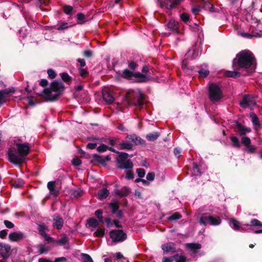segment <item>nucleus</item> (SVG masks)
I'll return each mask as SVG.
<instances>
[{"label": "nucleus", "mask_w": 262, "mask_h": 262, "mask_svg": "<svg viewBox=\"0 0 262 262\" xmlns=\"http://www.w3.org/2000/svg\"><path fill=\"white\" fill-rule=\"evenodd\" d=\"M16 149L14 147L9 148L8 150V160L14 165H21L25 162V157L29 154L30 147L27 142L16 143Z\"/></svg>", "instance_id": "obj_1"}, {"label": "nucleus", "mask_w": 262, "mask_h": 262, "mask_svg": "<svg viewBox=\"0 0 262 262\" xmlns=\"http://www.w3.org/2000/svg\"><path fill=\"white\" fill-rule=\"evenodd\" d=\"M255 60L253 54L249 50H243L237 53L233 59L232 67L234 70H249L251 68Z\"/></svg>", "instance_id": "obj_2"}, {"label": "nucleus", "mask_w": 262, "mask_h": 262, "mask_svg": "<svg viewBox=\"0 0 262 262\" xmlns=\"http://www.w3.org/2000/svg\"><path fill=\"white\" fill-rule=\"evenodd\" d=\"M64 89L65 86L62 82L54 80L51 82L50 88H45L40 93H36V94L41 97L45 95L47 101H54L58 100Z\"/></svg>", "instance_id": "obj_3"}, {"label": "nucleus", "mask_w": 262, "mask_h": 262, "mask_svg": "<svg viewBox=\"0 0 262 262\" xmlns=\"http://www.w3.org/2000/svg\"><path fill=\"white\" fill-rule=\"evenodd\" d=\"M145 99L144 95L140 91L129 90L125 94L123 100L129 105H135L139 108H142Z\"/></svg>", "instance_id": "obj_4"}, {"label": "nucleus", "mask_w": 262, "mask_h": 262, "mask_svg": "<svg viewBox=\"0 0 262 262\" xmlns=\"http://www.w3.org/2000/svg\"><path fill=\"white\" fill-rule=\"evenodd\" d=\"M107 150L118 154L116 158V167L118 169L123 170L133 168L134 164L131 160L128 159L127 153L118 151L111 147H108Z\"/></svg>", "instance_id": "obj_5"}, {"label": "nucleus", "mask_w": 262, "mask_h": 262, "mask_svg": "<svg viewBox=\"0 0 262 262\" xmlns=\"http://www.w3.org/2000/svg\"><path fill=\"white\" fill-rule=\"evenodd\" d=\"M208 97L211 101L217 102L223 97V92L218 84L210 83L208 88Z\"/></svg>", "instance_id": "obj_6"}, {"label": "nucleus", "mask_w": 262, "mask_h": 262, "mask_svg": "<svg viewBox=\"0 0 262 262\" xmlns=\"http://www.w3.org/2000/svg\"><path fill=\"white\" fill-rule=\"evenodd\" d=\"M200 224L206 226L209 224L211 226H218L222 223L220 217L209 214L208 213L203 214L200 218Z\"/></svg>", "instance_id": "obj_7"}, {"label": "nucleus", "mask_w": 262, "mask_h": 262, "mask_svg": "<svg viewBox=\"0 0 262 262\" xmlns=\"http://www.w3.org/2000/svg\"><path fill=\"white\" fill-rule=\"evenodd\" d=\"M110 237L113 243H121L127 237V234L122 229H114L109 232Z\"/></svg>", "instance_id": "obj_8"}, {"label": "nucleus", "mask_w": 262, "mask_h": 262, "mask_svg": "<svg viewBox=\"0 0 262 262\" xmlns=\"http://www.w3.org/2000/svg\"><path fill=\"white\" fill-rule=\"evenodd\" d=\"M184 0H157V3L160 7L165 8L168 10H172L178 7Z\"/></svg>", "instance_id": "obj_9"}, {"label": "nucleus", "mask_w": 262, "mask_h": 262, "mask_svg": "<svg viewBox=\"0 0 262 262\" xmlns=\"http://www.w3.org/2000/svg\"><path fill=\"white\" fill-rule=\"evenodd\" d=\"M12 253L11 246L6 243H0V255L4 260H7Z\"/></svg>", "instance_id": "obj_10"}, {"label": "nucleus", "mask_w": 262, "mask_h": 262, "mask_svg": "<svg viewBox=\"0 0 262 262\" xmlns=\"http://www.w3.org/2000/svg\"><path fill=\"white\" fill-rule=\"evenodd\" d=\"M27 237V235L22 232H13L9 234V240L12 242H18Z\"/></svg>", "instance_id": "obj_11"}, {"label": "nucleus", "mask_w": 262, "mask_h": 262, "mask_svg": "<svg viewBox=\"0 0 262 262\" xmlns=\"http://www.w3.org/2000/svg\"><path fill=\"white\" fill-rule=\"evenodd\" d=\"M236 127L234 128V131L240 136L245 135L246 133L251 132L250 128L243 125L237 120L234 121Z\"/></svg>", "instance_id": "obj_12"}, {"label": "nucleus", "mask_w": 262, "mask_h": 262, "mask_svg": "<svg viewBox=\"0 0 262 262\" xmlns=\"http://www.w3.org/2000/svg\"><path fill=\"white\" fill-rule=\"evenodd\" d=\"M126 139L130 140L131 142L133 143V145H141L142 146L146 145V142L144 140L142 139L139 136H138L136 134L128 135L126 137Z\"/></svg>", "instance_id": "obj_13"}, {"label": "nucleus", "mask_w": 262, "mask_h": 262, "mask_svg": "<svg viewBox=\"0 0 262 262\" xmlns=\"http://www.w3.org/2000/svg\"><path fill=\"white\" fill-rule=\"evenodd\" d=\"M53 226L57 230L61 229L63 225L64 221L63 218L58 213H56L53 215Z\"/></svg>", "instance_id": "obj_14"}, {"label": "nucleus", "mask_w": 262, "mask_h": 262, "mask_svg": "<svg viewBox=\"0 0 262 262\" xmlns=\"http://www.w3.org/2000/svg\"><path fill=\"white\" fill-rule=\"evenodd\" d=\"M136 78L135 82L137 83H145L150 81L152 77L150 76H147L137 72L135 73V77Z\"/></svg>", "instance_id": "obj_15"}, {"label": "nucleus", "mask_w": 262, "mask_h": 262, "mask_svg": "<svg viewBox=\"0 0 262 262\" xmlns=\"http://www.w3.org/2000/svg\"><path fill=\"white\" fill-rule=\"evenodd\" d=\"M111 160V157L110 155H107L105 157H103L100 155L95 154L93 156V160L95 162L100 163L103 166H105L106 165V161H109Z\"/></svg>", "instance_id": "obj_16"}, {"label": "nucleus", "mask_w": 262, "mask_h": 262, "mask_svg": "<svg viewBox=\"0 0 262 262\" xmlns=\"http://www.w3.org/2000/svg\"><path fill=\"white\" fill-rule=\"evenodd\" d=\"M113 93V92L110 90H104L102 92L103 99L107 104H110L114 102L115 98Z\"/></svg>", "instance_id": "obj_17"}, {"label": "nucleus", "mask_w": 262, "mask_h": 262, "mask_svg": "<svg viewBox=\"0 0 262 262\" xmlns=\"http://www.w3.org/2000/svg\"><path fill=\"white\" fill-rule=\"evenodd\" d=\"M166 26L172 32L176 34L179 33V25L177 21L173 19H170Z\"/></svg>", "instance_id": "obj_18"}, {"label": "nucleus", "mask_w": 262, "mask_h": 262, "mask_svg": "<svg viewBox=\"0 0 262 262\" xmlns=\"http://www.w3.org/2000/svg\"><path fill=\"white\" fill-rule=\"evenodd\" d=\"M56 181H50L47 184V187L50 191L51 195L57 197L59 193V190L55 187Z\"/></svg>", "instance_id": "obj_19"}, {"label": "nucleus", "mask_w": 262, "mask_h": 262, "mask_svg": "<svg viewBox=\"0 0 262 262\" xmlns=\"http://www.w3.org/2000/svg\"><path fill=\"white\" fill-rule=\"evenodd\" d=\"M185 246L193 253H197L202 248V245L200 244L195 243H187Z\"/></svg>", "instance_id": "obj_20"}, {"label": "nucleus", "mask_w": 262, "mask_h": 262, "mask_svg": "<svg viewBox=\"0 0 262 262\" xmlns=\"http://www.w3.org/2000/svg\"><path fill=\"white\" fill-rule=\"evenodd\" d=\"M175 244L173 243L170 242L167 244H165L162 245V249L164 251V253H168L172 252L173 253L176 252V248L175 247Z\"/></svg>", "instance_id": "obj_21"}, {"label": "nucleus", "mask_w": 262, "mask_h": 262, "mask_svg": "<svg viewBox=\"0 0 262 262\" xmlns=\"http://www.w3.org/2000/svg\"><path fill=\"white\" fill-rule=\"evenodd\" d=\"M119 149L121 150H132L133 147V144L130 140H123L118 143Z\"/></svg>", "instance_id": "obj_22"}, {"label": "nucleus", "mask_w": 262, "mask_h": 262, "mask_svg": "<svg viewBox=\"0 0 262 262\" xmlns=\"http://www.w3.org/2000/svg\"><path fill=\"white\" fill-rule=\"evenodd\" d=\"M115 194L120 197L127 196L130 193V189L126 186L123 187L121 189H116Z\"/></svg>", "instance_id": "obj_23"}, {"label": "nucleus", "mask_w": 262, "mask_h": 262, "mask_svg": "<svg viewBox=\"0 0 262 262\" xmlns=\"http://www.w3.org/2000/svg\"><path fill=\"white\" fill-rule=\"evenodd\" d=\"M200 5L202 6L206 10H209L211 12H216V9L214 8L213 5L209 1L205 0H201Z\"/></svg>", "instance_id": "obj_24"}, {"label": "nucleus", "mask_w": 262, "mask_h": 262, "mask_svg": "<svg viewBox=\"0 0 262 262\" xmlns=\"http://www.w3.org/2000/svg\"><path fill=\"white\" fill-rule=\"evenodd\" d=\"M230 226L236 231H242L244 230V228L241 226L239 222L234 218H232L230 220Z\"/></svg>", "instance_id": "obj_25"}, {"label": "nucleus", "mask_w": 262, "mask_h": 262, "mask_svg": "<svg viewBox=\"0 0 262 262\" xmlns=\"http://www.w3.org/2000/svg\"><path fill=\"white\" fill-rule=\"evenodd\" d=\"M252 101V98L249 96H245L240 102L239 104L243 108H246L251 105Z\"/></svg>", "instance_id": "obj_26"}, {"label": "nucleus", "mask_w": 262, "mask_h": 262, "mask_svg": "<svg viewBox=\"0 0 262 262\" xmlns=\"http://www.w3.org/2000/svg\"><path fill=\"white\" fill-rule=\"evenodd\" d=\"M109 193V191L106 188H103L98 192L97 198L99 200H103L108 196Z\"/></svg>", "instance_id": "obj_27"}, {"label": "nucleus", "mask_w": 262, "mask_h": 262, "mask_svg": "<svg viewBox=\"0 0 262 262\" xmlns=\"http://www.w3.org/2000/svg\"><path fill=\"white\" fill-rule=\"evenodd\" d=\"M135 72L130 71L128 69H126L123 71L121 76L124 79L131 80L133 77H135Z\"/></svg>", "instance_id": "obj_28"}, {"label": "nucleus", "mask_w": 262, "mask_h": 262, "mask_svg": "<svg viewBox=\"0 0 262 262\" xmlns=\"http://www.w3.org/2000/svg\"><path fill=\"white\" fill-rule=\"evenodd\" d=\"M234 71H227L225 72V76L227 77H231L233 78H237L242 75V74L238 72L239 70H235Z\"/></svg>", "instance_id": "obj_29"}, {"label": "nucleus", "mask_w": 262, "mask_h": 262, "mask_svg": "<svg viewBox=\"0 0 262 262\" xmlns=\"http://www.w3.org/2000/svg\"><path fill=\"white\" fill-rule=\"evenodd\" d=\"M10 183L12 187L16 189H19L23 187L25 184L24 181L21 179L11 180Z\"/></svg>", "instance_id": "obj_30"}, {"label": "nucleus", "mask_w": 262, "mask_h": 262, "mask_svg": "<svg viewBox=\"0 0 262 262\" xmlns=\"http://www.w3.org/2000/svg\"><path fill=\"white\" fill-rule=\"evenodd\" d=\"M83 194V191L81 188H78L71 190V195L72 198H78L82 196Z\"/></svg>", "instance_id": "obj_31"}, {"label": "nucleus", "mask_w": 262, "mask_h": 262, "mask_svg": "<svg viewBox=\"0 0 262 262\" xmlns=\"http://www.w3.org/2000/svg\"><path fill=\"white\" fill-rule=\"evenodd\" d=\"M160 136V134L159 132H154L146 135V139L149 141H155Z\"/></svg>", "instance_id": "obj_32"}, {"label": "nucleus", "mask_w": 262, "mask_h": 262, "mask_svg": "<svg viewBox=\"0 0 262 262\" xmlns=\"http://www.w3.org/2000/svg\"><path fill=\"white\" fill-rule=\"evenodd\" d=\"M109 207L111 209L112 214H115L119 209V203L117 201H114L109 203Z\"/></svg>", "instance_id": "obj_33"}, {"label": "nucleus", "mask_w": 262, "mask_h": 262, "mask_svg": "<svg viewBox=\"0 0 262 262\" xmlns=\"http://www.w3.org/2000/svg\"><path fill=\"white\" fill-rule=\"evenodd\" d=\"M0 92L2 93V95L5 97V98H7V97H9L11 94H13L15 92V90L13 87H11L1 90Z\"/></svg>", "instance_id": "obj_34"}, {"label": "nucleus", "mask_w": 262, "mask_h": 262, "mask_svg": "<svg viewBox=\"0 0 262 262\" xmlns=\"http://www.w3.org/2000/svg\"><path fill=\"white\" fill-rule=\"evenodd\" d=\"M87 223L90 227L96 228L99 226L100 222L96 219L91 217L87 220Z\"/></svg>", "instance_id": "obj_35"}, {"label": "nucleus", "mask_w": 262, "mask_h": 262, "mask_svg": "<svg viewBox=\"0 0 262 262\" xmlns=\"http://www.w3.org/2000/svg\"><path fill=\"white\" fill-rule=\"evenodd\" d=\"M230 139L232 143V145L234 147L239 148L241 147V143L238 138L234 136L230 137Z\"/></svg>", "instance_id": "obj_36"}, {"label": "nucleus", "mask_w": 262, "mask_h": 262, "mask_svg": "<svg viewBox=\"0 0 262 262\" xmlns=\"http://www.w3.org/2000/svg\"><path fill=\"white\" fill-rule=\"evenodd\" d=\"M61 79L66 83L69 84L72 81V77L67 72L60 74Z\"/></svg>", "instance_id": "obj_37"}, {"label": "nucleus", "mask_w": 262, "mask_h": 262, "mask_svg": "<svg viewBox=\"0 0 262 262\" xmlns=\"http://www.w3.org/2000/svg\"><path fill=\"white\" fill-rule=\"evenodd\" d=\"M49 0H37L36 3V6L39 7L41 10L44 11L46 9H42V6H46L49 4Z\"/></svg>", "instance_id": "obj_38"}, {"label": "nucleus", "mask_w": 262, "mask_h": 262, "mask_svg": "<svg viewBox=\"0 0 262 262\" xmlns=\"http://www.w3.org/2000/svg\"><path fill=\"white\" fill-rule=\"evenodd\" d=\"M250 116L252 118V122L253 124L255 126L259 127L260 126L259 121V119L257 117V116H256V115L254 113H251L250 114Z\"/></svg>", "instance_id": "obj_39"}, {"label": "nucleus", "mask_w": 262, "mask_h": 262, "mask_svg": "<svg viewBox=\"0 0 262 262\" xmlns=\"http://www.w3.org/2000/svg\"><path fill=\"white\" fill-rule=\"evenodd\" d=\"M102 213H103V211L101 209H97L95 212V214L98 218V221L100 223H101V224L104 223L103 218L102 216Z\"/></svg>", "instance_id": "obj_40"}, {"label": "nucleus", "mask_w": 262, "mask_h": 262, "mask_svg": "<svg viewBox=\"0 0 262 262\" xmlns=\"http://www.w3.org/2000/svg\"><path fill=\"white\" fill-rule=\"evenodd\" d=\"M131 169H127L125 171V178L127 180H133L135 177L134 171Z\"/></svg>", "instance_id": "obj_41"}, {"label": "nucleus", "mask_w": 262, "mask_h": 262, "mask_svg": "<svg viewBox=\"0 0 262 262\" xmlns=\"http://www.w3.org/2000/svg\"><path fill=\"white\" fill-rule=\"evenodd\" d=\"M105 234L104 228H98L94 233V235L96 237H102Z\"/></svg>", "instance_id": "obj_42"}, {"label": "nucleus", "mask_w": 262, "mask_h": 262, "mask_svg": "<svg viewBox=\"0 0 262 262\" xmlns=\"http://www.w3.org/2000/svg\"><path fill=\"white\" fill-rule=\"evenodd\" d=\"M182 217L181 214L179 212H175L168 217V220L169 221H175L180 219Z\"/></svg>", "instance_id": "obj_43"}, {"label": "nucleus", "mask_w": 262, "mask_h": 262, "mask_svg": "<svg viewBox=\"0 0 262 262\" xmlns=\"http://www.w3.org/2000/svg\"><path fill=\"white\" fill-rule=\"evenodd\" d=\"M68 242V237L66 234H64L63 236L59 240L56 241V243L61 246L64 245Z\"/></svg>", "instance_id": "obj_44"}, {"label": "nucleus", "mask_w": 262, "mask_h": 262, "mask_svg": "<svg viewBox=\"0 0 262 262\" xmlns=\"http://www.w3.org/2000/svg\"><path fill=\"white\" fill-rule=\"evenodd\" d=\"M76 17H77V20L79 21L78 24H83L85 21V20H84L85 19V16L84 14H83V13H78L77 14Z\"/></svg>", "instance_id": "obj_45"}, {"label": "nucleus", "mask_w": 262, "mask_h": 262, "mask_svg": "<svg viewBox=\"0 0 262 262\" xmlns=\"http://www.w3.org/2000/svg\"><path fill=\"white\" fill-rule=\"evenodd\" d=\"M192 172L193 174L195 176H198L201 174L200 169L196 163H193Z\"/></svg>", "instance_id": "obj_46"}, {"label": "nucleus", "mask_w": 262, "mask_h": 262, "mask_svg": "<svg viewBox=\"0 0 262 262\" xmlns=\"http://www.w3.org/2000/svg\"><path fill=\"white\" fill-rule=\"evenodd\" d=\"M63 12L68 14L70 15L72 13V11L73 10V8L70 5H65L63 7Z\"/></svg>", "instance_id": "obj_47"}, {"label": "nucleus", "mask_w": 262, "mask_h": 262, "mask_svg": "<svg viewBox=\"0 0 262 262\" xmlns=\"http://www.w3.org/2000/svg\"><path fill=\"white\" fill-rule=\"evenodd\" d=\"M210 72L208 70L201 69L198 71L200 76L203 78L206 77L209 74Z\"/></svg>", "instance_id": "obj_48"}, {"label": "nucleus", "mask_w": 262, "mask_h": 262, "mask_svg": "<svg viewBox=\"0 0 262 262\" xmlns=\"http://www.w3.org/2000/svg\"><path fill=\"white\" fill-rule=\"evenodd\" d=\"M179 257V254H177L170 257H164L162 259V262H172L174 258Z\"/></svg>", "instance_id": "obj_49"}, {"label": "nucleus", "mask_w": 262, "mask_h": 262, "mask_svg": "<svg viewBox=\"0 0 262 262\" xmlns=\"http://www.w3.org/2000/svg\"><path fill=\"white\" fill-rule=\"evenodd\" d=\"M88 140L91 141H99V142H106V141L103 138H99V137L95 136H92L88 138Z\"/></svg>", "instance_id": "obj_50"}, {"label": "nucleus", "mask_w": 262, "mask_h": 262, "mask_svg": "<svg viewBox=\"0 0 262 262\" xmlns=\"http://www.w3.org/2000/svg\"><path fill=\"white\" fill-rule=\"evenodd\" d=\"M108 148V146L104 144H101L98 147H97V150L99 152H103L106 151Z\"/></svg>", "instance_id": "obj_51"}, {"label": "nucleus", "mask_w": 262, "mask_h": 262, "mask_svg": "<svg viewBox=\"0 0 262 262\" xmlns=\"http://www.w3.org/2000/svg\"><path fill=\"white\" fill-rule=\"evenodd\" d=\"M81 256L83 258V262H94L90 255L86 253H82Z\"/></svg>", "instance_id": "obj_52"}, {"label": "nucleus", "mask_w": 262, "mask_h": 262, "mask_svg": "<svg viewBox=\"0 0 262 262\" xmlns=\"http://www.w3.org/2000/svg\"><path fill=\"white\" fill-rule=\"evenodd\" d=\"M242 143L245 145L246 147L250 145L251 140L250 139L246 136L243 137L242 138Z\"/></svg>", "instance_id": "obj_53"}, {"label": "nucleus", "mask_w": 262, "mask_h": 262, "mask_svg": "<svg viewBox=\"0 0 262 262\" xmlns=\"http://www.w3.org/2000/svg\"><path fill=\"white\" fill-rule=\"evenodd\" d=\"M250 225L261 227L262 223L257 219H254L251 220Z\"/></svg>", "instance_id": "obj_54"}, {"label": "nucleus", "mask_w": 262, "mask_h": 262, "mask_svg": "<svg viewBox=\"0 0 262 262\" xmlns=\"http://www.w3.org/2000/svg\"><path fill=\"white\" fill-rule=\"evenodd\" d=\"M47 73L48 74V76L50 78V79H54L55 78L56 76H57V74L56 73H55V72L51 69H48V71H47Z\"/></svg>", "instance_id": "obj_55"}, {"label": "nucleus", "mask_w": 262, "mask_h": 262, "mask_svg": "<svg viewBox=\"0 0 262 262\" xmlns=\"http://www.w3.org/2000/svg\"><path fill=\"white\" fill-rule=\"evenodd\" d=\"M256 149V148L255 146L249 145L246 147L245 150L248 153L253 154L255 152Z\"/></svg>", "instance_id": "obj_56"}, {"label": "nucleus", "mask_w": 262, "mask_h": 262, "mask_svg": "<svg viewBox=\"0 0 262 262\" xmlns=\"http://www.w3.org/2000/svg\"><path fill=\"white\" fill-rule=\"evenodd\" d=\"M136 172L138 174V177L140 178H143L145 174V170L143 168H137L136 170Z\"/></svg>", "instance_id": "obj_57"}, {"label": "nucleus", "mask_w": 262, "mask_h": 262, "mask_svg": "<svg viewBox=\"0 0 262 262\" xmlns=\"http://www.w3.org/2000/svg\"><path fill=\"white\" fill-rule=\"evenodd\" d=\"M181 19L184 23H187L189 20V16L186 13H183L180 15Z\"/></svg>", "instance_id": "obj_58"}, {"label": "nucleus", "mask_w": 262, "mask_h": 262, "mask_svg": "<svg viewBox=\"0 0 262 262\" xmlns=\"http://www.w3.org/2000/svg\"><path fill=\"white\" fill-rule=\"evenodd\" d=\"M69 27L67 23L63 21L61 23V25L57 28V30L59 31L63 30L68 29Z\"/></svg>", "instance_id": "obj_59"}, {"label": "nucleus", "mask_w": 262, "mask_h": 262, "mask_svg": "<svg viewBox=\"0 0 262 262\" xmlns=\"http://www.w3.org/2000/svg\"><path fill=\"white\" fill-rule=\"evenodd\" d=\"M80 75L83 78H85L89 75V72L86 69L80 68L79 69Z\"/></svg>", "instance_id": "obj_60"}, {"label": "nucleus", "mask_w": 262, "mask_h": 262, "mask_svg": "<svg viewBox=\"0 0 262 262\" xmlns=\"http://www.w3.org/2000/svg\"><path fill=\"white\" fill-rule=\"evenodd\" d=\"M106 141V142H108V143L111 145V146H114L116 144H118L119 143L117 142L118 140L117 139H105Z\"/></svg>", "instance_id": "obj_61"}, {"label": "nucleus", "mask_w": 262, "mask_h": 262, "mask_svg": "<svg viewBox=\"0 0 262 262\" xmlns=\"http://www.w3.org/2000/svg\"><path fill=\"white\" fill-rule=\"evenodd\" d=\"M83 56L86 58H91L93 56V52L92 51L88 50L83 52Z\"/></svg>", "instance_id": "obj_62"}, {"label": "nucleus", "mask_w": 262, "mask_h": 262, "mask_svg": "<svg viewBox=\"0 0 262 262\" xmlns=\"http://www.w3.org/2000/svg\"><path fill=\"white\" fill-rule=\"evenodd\" d=\"M72 163L74 166H80L82 162L79 158H75L72 160Z\"/></svg>", "instance_id": "obj_63"}, {"label": "nucleus", "mask_w": 262, "mask_h": 262, "mask_svg": "<svg viewBox=\"0 0 262 262\" xmlns=\"http://www.w3.org/2000/svg\"><path fill=\"white\" fill-rule=\"evenodd\" d=\"M186 257L184 255H179L178 257L174 259V260H176V262H186Z\"/></svg>", "instance_id": "obj_64"}]
</instances>
